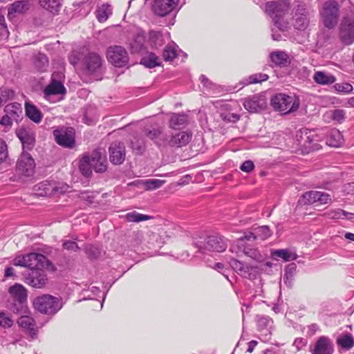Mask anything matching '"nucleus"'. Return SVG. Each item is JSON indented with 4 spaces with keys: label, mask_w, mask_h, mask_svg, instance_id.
Segmentation results:
<instances>
[{
    "label": "nucleus",
    "mask_w": 354,
    "mask_h": 354,
    "mask_svg": "<svg viewBox=\"0 0 354 354\" xmlns=\"http://www.w3.org/2000/svg\"><path fill=\"white\" fill-rule=\"evenodd\" d=\"M331 196L329 194L319 191H310L303 194L300 201L304 205L319 203L324 205L331 201Z\"/></svg>",
    "instance_id": "dca6fc26"
},
{
    "label": "nucleus",
    "mask_w": 354,
    "mask_h": 354,
    "mask_svg": "<svg viewBox=\"0 0 354 354\" xmlns=\"http://www.w3.org/2000/svg\"><path fill=\"white\" fill-rule=\"evenodd\" d=\"M8 292L11 299L8 304L9 309L14 313H19L27 301L26 288L21 284L15 283L9 288Z\"/></svg>",
    "instance_id": "39448f33"
},
{
    "label": "nucleus",
    "mask_w": 354,
    "mask_h": 354,
    "mask_svg": "<svg viewBox=\"0 0 354 354\" xmlns=\"http://www.w3.org/2000/svg\"><path fill=\"white\" fill-rule=\"evenodd\" d=\"M313 80L316 83L322 85L332 84L336 81L334 75L323 71L315 72L313 75Z\"/></svg>",
    "instance_id": "473e14b6"
},
{
    "label": "nucleus",
    "mask_w": 354,
    "mask_h": 354,
    "mask_svg": "<svg viewBox=\"0 0 354 354\" xmlns=\"http://www.w3.org/2000/svg\"><path fill=\"white\" fill-rule=\"evenodd\" d=\"M80 170L82 174L86 177H88L92 174L93 165L89 161V157L88 155H84L82 158L79 164Z\"/></svg>",
    "instance_id": "37998d69"
},
{
    "label": "nucleus",
    "mask_w": 354,
    "mask_h": 354,
    "mask_svg": "<svg viewBox=\"0 0 354 354\" xmlns=\"http://www.w3.org/2000/svg\"><path fill=\"white\" fill-rule=\"evenodd\" d=\"M335 88L338 92L346 93H351L353 91V86L351 84L346 82L337 84H335Z\"/></svg>",
    "instance_id": "052dcab7"
},
{
    "label": "nucleus",
    "mask_w": 354,
    "mask_h": 354,
    "mask_svg": "<svg viewBox=\"0 0 354 354\" xmlns=\"http://www.w3.org/2000/svg\"><path fill=\"white\" fill-rule=\"evenodd\" d=\"M149 35V42L153 48H158L164 44L162 35L159 32L151 30Z\"/></svg>",
    "instance_id": "a18cd8bd"
},
{
    "label": "nucleus",
    "mask_w": 354,
    "mask_h": 354,
    "mask_svg": "<svg viewBox=\"0 0 354 354\" xmlns=\"http://www.w3.org/2000/svg\"><path fill=\"white\" fill-rule=\"evenodd\" d=\"M107 59L116 67L127 64L129 56L124 48L120 46H110L107 50Z\"/></svg>",
    "instance_id": "ddd939ff"
},
{
    "label": "nucleus",
    "mask_w": 354,
    "mask_h": 354,
    "mask_svg": "<svg viewBox=\"0 0 354 354\" xmlns=\"http://www.w3.org/2000/svg\"><path fill=\"white\" fill-rule=\"evenodd\" d=\"M266 104L265 99L257 95L246 98L243 103L245 109L250 113H257L263 110Z\"/></svg>",
    "instance_id": "393cba45"
},
{
    "label": "nucleus",
    "mask_w": 354,
    "mask_h": 354,
    "mask_svg": "<svg viewBox=\"0 0 354 354\" xmlns=\"http://www.w3.org/2000/svg\"><path fill=\"white\" fill-rule=\"evenodd\" d=\"M16 135L22 144L23 151H25V149L30 150L33 148L35 139L32 131L26 128L20 127L16 131Z\"/></svg>",
    "instance_id": "5701e85b"
},
{
    "label": "nucleus",
    "mask_w": 354,
    "mask_h": 354,
    "mask_svg": "<svg viewBox=\"0 0 354 354\" xmlns=\"http://www.w3.org/2000/svg\"><path fill=\"white\" fill-rule=\"evenodd\" d=\"M178 1H153L152 10L158 16H165L174 10Z\"/></svg>",
    "instance_id": "bb28decb"
},
{
    "label": "nucleus",
    "mask_w": 354,
    "mask_h": 354,
    "mask_svg": "<svg viewBox=\"0 0 354 354\" xmlns=\"http://www.w3.org/2000/svg\"><path fill=\"white\" fill-rule=\"evenodd\" d=\"M337 344L345 351H348L354 346V338L350 333H343L337 338Z\"/></svg>",
    "instance_id": "c9c22d12"
},
{
    "label": "nucleus",
    "mask_w": 354,
    "mask_h": 354,
    "mask_svg": "<svg viewBox=\"0 0 354 354\" xmlns=\"http://www.w3.org/2000/svg\"><path fill=\"white\" fill-rule=\"evenodd\" d=\"M344 142V138L342 133L336 129H331L326 138V143L333 147H339Z\"/></svg>",
    "instance_id": "2f4dec72"
},
{
    "label": "nucleus",
    "mask_w": 354,
    "mask_h": 354,
    "mask_svg": "<svg viewBox=\"0 0 354 354\" xmlns=\"http://www.w3.org/2000/svg\"><path fill=\"white\" fill-rule=\"evenodd\" d=\"M26 115L35 123H39L42 119V113L35 105L26 102Z\"/></svg>",
    "instance_id": "72a5a7b5"
},
{
    "label": "nucleus",
    "mask_w": 354,
    "mask_h": 354,
    "mask_svg": "<svg viewBox=\"0 0 354 354\" xmlns=\"http://www.w3.org/2000/svg\"><path fill=\"white\" fill-rule=\"evenodd\" d=\"M96 17L100 22L105 21L108 17L111 15L112 10L111 6L108 3H104L96 11Z\"/></svg>",
    "instance_id": "a19ab883"
},
{
    "label": "nucleus",
    "mask_w": 354,
    "mask_h": 354,
    "mask_svg": "<svg viewBox=\"0 0 354 354\" xmlns=\"http://www.w3.org/2000/svg\"><path fill=\"white\" fill-rule=\"evenodd\" d=\"M15 121L9 115H6L2 117L0 120V124L5 127H10L12 124V122Z\"/></svg>",
    "instance_id": "774afa93"
},
{
    "label": "nucleus",
    "mask_w": 354,
    "mask_h": 354,
    "mask_svg": "<svg viewBox=\"0 0 354 354\" xmlns=\"http://www.w3.org/2000/svg\"><path fill=\"white\" fill-rule=\"evenodd\" d=\"M307 343L306 339L304 338H296L293 342V346L296 347L297 351L301 349Z\"/></svg>",
    "instance_id": "338daca9"
},
{
    "label": "nucleus",
    "mask_w": 354,
    "mask_h": 354,
    "mask_svg": "<svg viewBox=\"0 0 354 354\" xmlns=\"http://www.w3.org/2000/svg\"><path fill=\"white\" fill-rule=\"evenodd\" d=\"M56 142L64 147L71 148L75 143L73 132L72 129L61 128L53 131Z\"/></svg>",
    "instance_id": "6ab92c4d"
},
{
    "label": "nucleus",
    "mask_w": 354,
    "mask_h": 354,
    "mask_svg": "<svg viewBox=\"0 0 354 354\" xmlns=\"http://www.w3.org/2000/svg\"><path fill=\"white\" fill-rule=\"evenodd\" d=\"M229 264L230 267L241 277L250 280L257 279L260 275V269L258 266L245 264L234 258H232Z\"/></svg>",
    "instance_id": "1a4fd4ad"
},
{
    "label": "nucleus",
    "mask_w": 354,
    "mask_h": 354,
    "mask_svg": "<svg viewBox=\"0 0 354 354\" xmlns=\"http://www.w3.org/2000/svg\"><path fill=\"white\" fill-rule=\"evenodd\" d=\"M8 156V146L6 142L0 138V164L6 161Z\"/></svg>",
    "instance_id": "4d7b16f0"
},
{
    "label": "nucleus",
    "mask_w": 354,
    "mask_h": 354,
    "mask_svg": "<svg viewBox=\"0 0 354 354\" xmlns=\"http://www.w3.org/2000/svg\"><path fill=\"white\" fill-rule=\"evenodd\" d=\"M164 183L163 180L159 179H149L145 182V186L147 189H156L160 187Z\"/></svg>",
    "instance_id": "6e6d98bb"
},
{
    "label": "nucleus",
    "mask_w": 354,
    "mask_h": 354,
    "mask_svg": "<svg viewBox=\"0 0 354 354\" xmlns=\"http://www.w3.org/2000/svg\"><path fill=\"white\" fill-rule=\"evenodd\" d=\"M46 260L44 255L32 252L25 255H19L15 258L14 265L17 266H23L28 269L39 268L43 267Z\"/></svg>",
    "instance_id": "6e6552de"
},
{
    "label": "nucleus",
    "mask_w": 354,
    "mask_h": 354,
    "mask_svg": "<svg viewBox=\"0 0 354 354\" xmlns=\"http://www.w3.org/2000/svg\"><path fill=\"white\" fill-rule=\"evenodd\" d=\"M14 321L8 313L0 312V326L3 328H10L13 326Z\"/></svg>",
    "instance_id": "09e8293b"
},
{
    "label": "nucleus",
    "mask_w": 354,
    "mask_h": 354,
    "mask_svg": "<svg viewBox=\"0 0 354 354\" xmlns=\"http://www.w3.org/2000/svg\"><path fill=\"white\" fill-rule=\"evenodd\" d=\"M192 137L190 132L182 131L173 136L168 143L171 147H180L185 146L189 142Z\"/></svg>",
    "instance_id": "c756f323"
},
{
    "label": "nucleus",
    "mask_w": 354,
    "mask_h": 354,
    "mask_svg": "<svg viewBox=\"0 0 354 354\" xmlns=\"http://www.w3.org/2000/svg\"><path fill=\"white\" fill-rule=\"evenodd\" d=\"M237 245L240 249L243 248L242 252L245 256L259 263L264 261L266 259L265 256L262 254L257 249L245 246L243 245V242H242V244H241L239 243V241H237Z\"/></svg>",
    "instance_id": "7c9ffc66"
},
{
    "label": "nucleus",
    "mask_w": 354,
    "mask_h": 354,
    "mask_svg": "<svg viewBox=\"0 0 354 354\" xmlns=\"http://www.w3.org/2000/svg\"><path fill=\"white\" fill-rule=\"evenodd\" d=\"M140 64L147 68H152L161 64V59L155 53H149L142 57Z\"/></svg>",
    "instance_id": "4c0bfd02"
},
{
    "label": "nucleus",
    "mask_w": 354,
    "mask_h": 354,
    "mask_svg": "<svg viewBox=\"0 0 354 354\" xmlns=\"http://www.w3.org/2000/svg\"><path fill=\"white\" fill-rule=\"evenodd\" d=\"M35 190L41 191L38 194L39 196H51L54 194L56 193H62L66 192V189H62V188H59L56 185V183L54 182H50L48 180L43 181L35 187Z\"/></svg>",
    "instance_id": "b1692460"
},
{
    "label": "nucleus",
    "mask_w": 354,
    "mask_h": 354,
    "mask_svg": "<svg viewBox=\"0 0 354 354\" xmlns=\"http://www.w3.org/2000/svg\"><path fill=\"white\" fill-rule=\"evenodd\" d=\"M240 169L244 172L250 173L254 170V165L252 160H246L243 162L240 167Z\"/></svg>",
    "instance_id": "0e129e2a"
},
{
    "label": "nucleus",
    "mask_w": 354,
    "mask_h": 354,
    "mask_svg": "<svg viewBox=\"0 0 354 354\" xmlns=\"http://www.w3.org/2000/svg\"><path fill=\"white\" fill-rule=\"evenodd\" d=\"M294 23L293 26L295 28L304 30L309 25V17L308 11L304 4H299L297 6L293 15Z\"/></svg>",
    "instance_id": "a211bd4d"
},
{
    "label": "nucleus",
    "mask_w": 354,
    "mask_h": 354,
    "mask_svg": "<svg viewBox=\"0 0 354 354\" xmlns=\"http://www.w3.org/2000/svg\"><path fill=\"white\" fill-rule=\"evenodd\" d=\"M272 255L274 258L282 259L285 261H289L290 260H295L297 259L296 254H292L288 250H276L272 252Z\"/></svg>",
    "instance_id": "49530a36"
},
{
    "label": "nucleus",
    "mask_w": 354,
    "mask_h": 354,
    "mask_svg": "<svg viewBox=\"0 0 354 354\" xmlns=\"http://www.w3.org/2000/svg\"><path fill=\"white\" fill-rule=\"evenodd\" d=\"M125 218L129 222L138 223V222H141V221H147V220L150 219L151 217L147 215L140 214L138 212L133 211V212L127 213L125 215Z\"/></svg>",
    "instance_id": "de8ad7c7"
},
{
    "label": "nucleus",
    "mask_w": 354,
    "mask_h": 354,
    "mask_svg": "<svg viewBox=\"0 0 354 354\" xmlns=\"http://www.w3.org/2000/svg\"><path fill=\"white\" fill-rule=\"evenodd\" d=\"M328 114L333 120L338 123H342L345 119V111L342 109L331 111Z\"/></svg>",
    "instance_id": "864d4df0"
},
{
    "label": "nucleus",
    "mask_w": 354,
    "mask_h": 354,
    "mask_svg": "<svg viewBox=\"0 0 354 354\" xmlns=\"http://www.w3.org/2000/svg\"><path fill=\"white\" fill-rule=\"evenodd\" d=\"M39 3L41 6L53 14L58 12L61 7L59 1H39Z\"/></svg>",
    "instance_id": "8fccbe9b"
},
{
    "label": "nucleus",
    "mask_w": 354,
    "mask_h": 354,
    "mask_svg": "<svg viewBox=\"0 0 354 354\" xmlns=\"http://www.w3.org/2000/svg\"><path fill=\"white\" fill-rule=\"evenodd\" d=\"M63 248L68 250L77 251L79 249L77 244L73 241H66L63 243Z\"/></svg>",
    "instance_id": "69168bd1"
},
{
    "label": "nucleus",
    "mask_w": 354,
    "mask_h": 354,
    "mask_svg": "<svg viewBox=\"0 0 354 354\" xmlns=\"http://www.w3.org/2000/svg\"><path fill=\"white\" fill-rule=\"evenodd\" d=\"M288 1H266L265 3L266 13L272 19L274 25L281 31L286 30L288 27Z\"/></svg>",
    "instance_id": "f257e3e1"
},
{
    "label": "nucleus",
    "mask_w": 354,
    "mask_h": 354,
    "mask_svg": "<svg viewBox=\"0 0 354 354\" xmlns=\"http://www.w3.org/2000/svg\"><path fill=\"white\" fill-rule=\"evenodd\" d=\"M35 162L32 156L26 151L20 155L16 165V171L20 176L31 177L35 174Z\"/></svg>",
    "instance_id": "9b49d317"
},
{
    "label": "nucleus",
    "mask_w": 354,
    "mask_h": 354,
    "mask_svg": "<svg viewBox=\"0 0 354 354\" xmlns=\"http://www.w3.org/2000/svg\"><path fill=\"white\" fill-rule=\"evenodd\" d=\"M227 248V242L219 235L207 236L204 241L198 245V252L201 254L222 252Z\"/></svg>",
    "instance_id": "0eeeda50"
},
{
    "label": "nucleus",
    "mask_w": 354,
    "mask_h": 354,
    "mask_svg": "<svg viewBox=\"0 0 354 354\" xmlns=\"http://www.w3.org/2000/svg\"><path fill=\"white\" fill-rule=\"evenodd\" d=\"M178 46L174 44H169L165 48L162 56L167 62L172 61L177 56Z\"/></svg>",
    "instance_id": "c03bdc74"
},
{
    "label": "nucleus",
    "mask_w": 354,
    "mask_h": 354,
    "mask_svg": "<svg viewBox=\"0 0 354 354\" xmlns=\"http://www.w3.org/2000/svg\"><path fill=\"white\" fill-rule=\"evenodd\" d=\"M66 91L63 84L52 78L50 82L44 89V98L51 103H55L59 101L61 95H64Z\"/></svg>",
    "instance_id": "f8f14e48"
},
{
    "label": "nucleus",
    "mask_w": 354,
    "mask_h": 354,
    "mask_svg": "<svg viewBox=\"0 0 354 354\" xmlns=\"http://www.w3.org/2000/svg\"><path fill=\"white\" fill-rule=\"evenodd\" d=\"M14 96V92L8 88H0V107L11 100Z\"/></svg>",
    "instance_id": "3c124183"
},
{
    "label": "nucleus",
    "mask_w": 354,
    "mask_h": 354,
    "mask_svg": "<svg viewBox=\"0 0 354 354\" xmlns=\"http://www.w3.org/2000/svg\"><path fill=\"white\" fill-rule=\"evenodd\" d=\"M17 324L32 339L37 338L38 330L32 317L27 315L21 316L18 319Z\"/></svg>",
    "instance_id": "4be33fe9"
},
{
    "label": "nucleus",
    "mask_w": 354,
    "mask_h": 354,
    "mask_svg": "<svg viewBox=\"0 0 354 354\" xmlns=\"http://www.w3.org/2000/svg\"><path fill=\"white\" fill-rule=\"evenodd\" d=\"M271 106L275 111L283 112L284 114L297 111L300 104L297 96L285 93H277L271 98Z\"/></svg>",
    "instance_id": "7ed1b4c3"
},
{
    "label": "nucleus",
    "mask_w": 354,
    "mask_h": 354,
    "mask_svg": "<svg viewBox=\"0 0 354 354\" xmlns=\"http://www.w3.org/2000/svg\"><path fill=\"white\" fill-rule=\"evenodd\" d=\"M84 71L93 74L98 71L102 66L101 57L95 53H88L82 62Z\"/></svg>",
    "instance_id": "aec40b11"
},
{
    "label": "nucleus",
    "mask_w": 354,
    "mask_h": 354,
    "mask_svg": "<svg viewBox=\"0 0 354 354\" xmlns=\"http://www.w3.org/2000/svg\"><path fill=\"white\" fill-rule=\"evenodd\" d=\"M33 305L36 310L47 315H55L62 308L60 300L50 295L36 297L33 301Z\"/></svg>",
    "instance_id": "423d86ee"
},
{
    "label": "nucleus",
    "mask_w": 354,
    "mask_h": 354,
    "mask_svg": "<svg viewBox=\"0 0 354 354\" xmlns=\"http://www.w3.org/2000/svg\"><path fill=\"white\" fill-rule=\"evenodd\" d=\"M296 264L292 263L287 266L285 270V275H284V279H288L289 278L291 279L296 270Z\"/></svg>",
    "instance_id": "e2e57ef3"
},
{
    "label": "nucleus",
    "mask_w": 354,
    "mask_h": 354,
    "mask_svg": "<svg viewBox=\"0 0 354 354\" xmlns=\"http://www.w3.org/2000/svg\"><path fill=\"white\" fill-rule=\"evenodd\" d=\"M4 111L7 115H9L15 121L17 122L20 120L22 108L19 103L14 102L6 106Z\"/></svg>",
    "instance_id": "f704fd0d"
},
{
    "label": "nucleus",
    "mask_w": 354,
    "mask_h": 354,
    "mask_svg": "<svg viewBox=\"0 0 354 354\" xmlns=\"http://www.w3.org/2000/svg\"><path fill=\"white\" fill-rule=\"evenodd\" d=\"M345 15L339 24V34L341 41L345 45L354 43V5L348 1Z\"/></svg>",
    "instance_id": "f03ea898"
},
{
    "label": "nucleus",
    "mask_w": 354,
    "mask_h": 354,
    "mask_svg": "<svg viewBox=\"0 0 354 354\" xmlns=\"http://www.w3.org/2000/svg\"><path fill=\"white\" fill-rule=\"evenodd\" d=\"M187 123V115L184 113H173L169 120V127L174 129Z\"/></svg>",
    "instance_id": "58836bf2"
},
{
    "label": "nucleus",
    "mask_w": 354,
    "mask_h": 354,
    "mask_svg": "<svg viewBox=\"0 0 354 354\" xmlns=\"http://www.w3.org/2000/svg\"><path fill=\"white\" fill-rule=\"evenodd\" d=\"M24 281L35 288H43L47 281L45 271L41 268L36 269H28L23 273Z\"/></svg>",
    "instance_id": "9d476101"
},
{
    "label": "nucleus",
    "mask_w": 354,
    "mask_h": 354,
    "mask_svg": "<svg viewBox=\"0 0 354 354\" xmlns=\"http://www.w3.org/2000/svg\"><path fill=\"white\" fill-rule=\"evenodd\" d=\"M145 37L142 32L135 35L130 43V48L132 53L143 55L147 52V47L145 45Z\"/></svg>",
    "instance_id": "cd10ccee"
},
{
    "label": "nucleus",
    "mask_w": 354,
    "mask_h": 354,
    "mask_svg": "<svg viewBox=\"0 0 354 354\" xmlns=\"http://www.w3.org/2000/svg\"><path fill=\"white\" fill-rule=\"evenodd\" d=\"M93 165V169L97 173H102L106 171V156L104 149L100 148L93 150L90 154H87Z\"/></svg>",
    "instance_id": "4468645a"
},
{
    "label": "nucleus",
    "mask_w": 354,
    "mask_h": 354,
    "mask_svg": "<svg viewBox=\"0 0 354 354\" xmlns=\"http://www.w3.org/2000/svg\"><path fill=\"white\" fill-rule=\"evenodd\" d=\"M125 147L122 142H114L109 147V158L112 163L120 165L125 158Z\"/></svg>",
    "instance_id": "412c9836"
},
{
    "label": "nucleus",
    "mask_w": 354,
    "mask_h": 354,
    "mask_svg": "<svg viewBox=\"0 0 354 354\" xmlns=\"http://www.w3.org/2000/svg\"><path fill=\"white\" fill-rule=\"evenodd\" d=\"M221 118L228 122H236L240 119V115L238 113L223 112L221 113Z\"/></svg>",
    "instance_id": "5fc2aeb1"
},
{
    "label": "nucleus",
    "mask_w": 354,
    "mask_h": 354,
    "mask_svg": "<svg viewBox=\"0 0 354 354\" xmlns=\"http://www.w3.org/2000/svg\"><path fill=\"white\" fill-rule=\"evenodd\" d=\"M327 218L330 219H348L352 220L354 218V214L346 212L342 209H335L327 211L325 213Z\"/></svg>",
    "instance_id": "e433bc0d"
},
{
    "label": "nucleus",
    "mask_w": 354,
    "mask_h": 354,
    "mask_svg": "<svg viewBox=\"0 0 354 354\" xmlns=\"http://www.w3.org/2000/svg\"><path fill=\"white\" fill-rule=\"evenodd\" d=\"M23 1H15L10 6L8 10V16L9 18H11L12 15L16 12H21L23 10V6L21 3Z\"/></svg>",
    "instance_id": "bf43d9fd"
},
{
    "label": "nucleus",
    "mask_w": 354,
    "mask_h": 354,
    "mask_svg": "<svg viewBox=\"0 0 354 354\" xmlns=\"http://www.w3.org/2000/svg\"><path fill=\"white\" fill-rule=\"evenodd\" d=\"M200 80L203 86V93L207 96L217 93L216 86L210 82L204 75L200 76Z\"/></svg>",
    "instance_id": "79ce46f5"
},
{
    "label": "nucleus",
    "mask_w": 354,
    "mask_h": 354,
    "mask_svg": "<svg viewBox=\"0 0 354 354\" xmlns=\"http://www.w3.org/2000/svg\"><path fill=\"white\" fill-rule=\"evenodd\" d=\"M333 345L331 341L326 337H320L315 342L312 350L313 354H332Z\"/></svg>",
    "instance_id": "a878e982"
},
{
    "label": "nucleus",
    "mask_w": 354,
    "mask_h": 354,
    "mask_svg": "<svg viewBox=\"0 0 354 354\" xmlns=\"http://www.w3.org/2000/svg\"><path fill=\"white\" fill-rule=\"evenodd\" d=\"M147 136L152 140H154L156 143L158 142L156 140V138L160 135V129L159 128H153L150 130H146L145 131Z\"/></svg>",
    "instance_id": "680f3d73"
},
{
    "label": "nucleus",
    "mask_w": 354,
    "mask_h": 354,
    "mask_svg": "<svg viewBox=\"0 0 354 354\" xmlns=\"http://www.w3.org/2000/svg\"><path fill=\"white\" fill-rule=\"evenodd\" d=\"M321 20L328 29L335 28L338 22L340 14V6L338 1H325L319 10Z\"/></svg>",
    "instance_id": "20e7f679"
},
{
    "label": "nucleus",
    "mask_w": 354,
    "mask_h": 354,
    "mask_svg": "<svg viewBox=\"0 0 354 354\" xmlns=\"http://www.w3.org/2000/svg\"><path fill=\"white\" fill-rule=\"evenodd\" d=\"M259 336L261 341L268 342L271 337L272 320L266 316H257L256 318Z\"/></svg>",
    "instance_id": "2eb2a0df"
},
{
    "label": "nucleus",
    "mask_w": 354,
    "mask_h": 354,
    "mask_svg": "<svg viewBox=\"0 0 354 354\" xmlns=\"http://www.w3.org/2000/svg\"><path fill=\"white\" fill-rule=\"evenodd\" d=\"M272 234L270 228L266 225L259 226L254 228L252 232L245 233L243 236L239 239V243L242 244L245 240L246 241H256V240H266L269 238Z\"/></svg>",
    "instance_id": "f3484780"
},
{
    "label": "nucleus",
    "mask_w": 354,
    "mask_h": 354,
    "mask_svg": "<svg viewBox=\"0 0 354 354\" xmlns=\"http://www.w3.org/2000/svg\"><path fill=\"white\" fill-rule=\"evenodd\" d=\"M131 146L133 151L137 153H141L145 149V143L142 140H137L136 138L131 140Z\"/></svg>",
    "instance_id": "13d9d810"
},
{
    "label": "nucleus",
    "mask_w": 354,
    "mask_h": 354,
    "mask_svg": "<svg viewBox=\"0 0 354 354\" xmlns=\"http://www.w3.org/2000/svg\"><path fill=\"white\" fill-rule=\"evenodd\" d=\"M315 137L314 131L306 128L300 129L296 135V138L299 144L306 147H308V145L313 141L317 140Z\"/></svg>",
    "instance_id": "c85d7f7f"
},
{
    "label": "nucleus",
    "mask_w": 354,
    "mask_h": 354,
    "mask_svg": "<svg viewBox=\"0 0 354 354\" xmlns=\"http://www.w3.org/2000/svg\"><path fill=\"white\" fill-rule=\"evenodd\" d=\"M270 57L271 61L278 66H284L289 63L288 55L282 51L273 52Z\"/></svg>",
    "instance_id": "ea45409f"
},
{
    "label": "nucleus",
    "mask_w": 354,
    "mask_h": 354,
    "mask_svg": "<svg viewBox=\"0 0 354 354\" xmlns=\"http://www.w3.org/2000/svg\"><path fill=\"white\" fill-rule=\"evenodd\" d=\"M268 79V75L264 73H256L248 77L245 80V84H257L261 82L266 81Z\"/></svg>",
    "instance_id": "603ef678"
}]
</instances>
